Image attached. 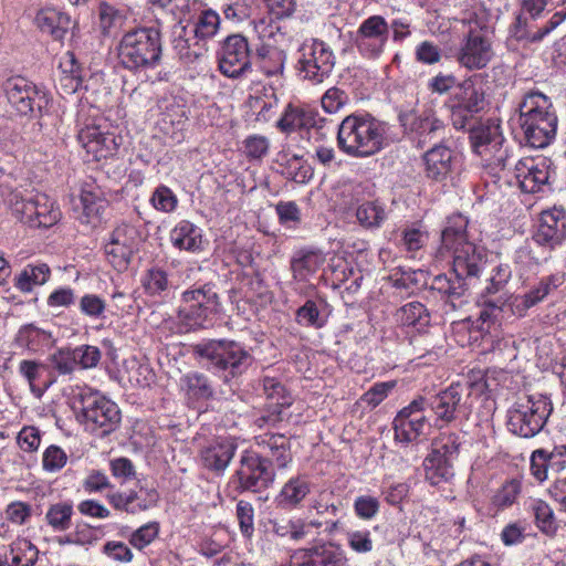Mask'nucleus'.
<instances>
[{"label":"nucleus","mask_w":566,"mask_h":566,"mask_svg":"<svg viewBox=\"0 0 566 566\" xmlns=\"http://www.w3.org/2000/svg\"><path fill=\"white\" fill-rule=\"evenodd\" d=\"M468 219L462 214L448 218L441 232V245L437 258L441 261L452 258V270L457 277H463L472 283L486 265L484 250L468 240Z\"/></svg>","instance_id":"f257e3e1"},{"label":"nucleus","mask_w":566,"mask_h":566,"mask_svg":"<svg viewBox=\"0 0 566 566\" xmlns=\"http://www.w3.org/2000/svg\"><path fill=\"white\" fill-rule=\"evenodd\" d=\"M387 144V124L368 113L350 114L337 126V146L349 157L367 158Z\"/></svg>","instance_id":"f03ea898"},{"label":"nucleus","mask_w":566,"mask_h":566,"mask_svg":"<svg viewBox=\"0 0 566 566\" xmlns=\"http://www.w3.org/2000/svg\"><path fill=\"white\" fill-rule=\"evenodd\" d=\"M520 124L531 147L544 148L557 132V116L551 98L538 91L527 92L518 105Z\"/></svg>","instance_id":"7ed1b4c3"},{"label":"nucleus","mask_w":566,"mask_h":566,"mask_svg":"<svg viewBox=\"0 0 566 566\" xmlns=\"http://www.w3.org/2000/svg\"><path fill=\"white\" fill-rule=\"evenodd\" d=\"M117 57L123 67L133 72L156 67L161 57L160 31L149 27L125 33L117 46Z\"/></svg>","instance_id":"20e7f679"},{"label":"nucleus","mask_w":566,"mask_h":566,"mask_svg":"<svg viewBox=\"0 0 566 566\" xmlns=\"http://www.w3.org/2000/svg\"><path fill=\"white\" fill-rule=\"evenodd\" d=\"M552 411L547 397L539 394L521 396L507 410V429L521 438H533L542 431Z\"/></svg>","instance_id":"39448f33"},{"label":"nucleus","mask_w":566,"mask_h":566,"mask_svg":"<svg viewBox=\"0 0 566 566\" xmlns=\"http://www.w3.org/2000/svg\"><path fill=\"white\" fill-rule=\"evenodd\" d=\"M552 0H520L521 14L510 28L517 41L536 42L543 40L566 19V10L554 12L548 20L537 22Z\"/></svg>","instance_id":"423d86ee"},{"label":"nucleus","mask_w":566,"mask_h":566,"mask_svg":"<svg viewBox=\"0 0 566 566\" xmlns=\"http://www.w3.org/2000/svg\"><path fill=\"white\" fill-rule=\"evenodd\" d=\"M494 32L486 23L469 21L468 31L462 35L454 53L457 63L469 70L480 71L489 65L495 52Z\"/></svg>","instance_id":"0eeeda50"},{"label":"nucleus","mask_w":566,"mask_h":566,"mask_svg":"<svg viewBox=\"0 0 566 566\" xmlns=\"http://www.w3.org/2000/svg\"><path fill=\"white\" fill-rule=\"evenodd\" d=\"M196 353L221 371L224 381L240 377L253 363L251 354L234 340H210L198 345Z\"/></svg>","instance_id":"6e6552de"},{"label":"nucleus","mask_w":566,"mask_h":566,"mask_svg":"<svg viewBox=\"0 0 566 566\" xmlns=\"http://www.w3.org/2000/svg\"><path fill=\"white\" fill-rule=\"evenodd\" d=\"M75 398L80 402L82 422L92 432L101 436L113 432L119 421L120 411L115 402L91 387H80Z\"/></svg>","instance_id":"1a4fd4ad"},{"label":"nucleus","mask_w":566,"mask_h":566,"mask_svg":"<svg viewBox=\"0 0 566 566\" xmlns=\"http://www.w3.org/2000/svg\"><path fill=\"white\" fill-rule=\"evenodd\" d=\"M219 296L209 284L185 291L178 310V322L184 332L205 327L206 322L218 312Z\"/></svg>","instance_id":"9d476101"},{"label":"nucleus","mask_w":566,"mask_h":566,"mask_svg":"<svg viewBox=\"0 0 566 566\" xmlns=\"http://www.w3.org/2000/svg\"><path fill=\"white\" fill-rule=\"evenodd\" d=\"M336 56L331 46L319 39L305 40L298 49L296 70L312 84H321L332 74Z\"/></svg>","instance_id":"9b49d317"},{"label":"nucleus","mask_w":566,"mask_h":566,"mask_svg":"<svg viewBox=\"0 0 566 566\" xmlns=\"http://www.w3.org/2000/svg\"><path fill=\"white\" fill-rule=\"evenodd\" d=\"M253 25L262 43L256 46L255 52L252 54V62H254L266 76L282 74L286 54L283 50L270 42L279 32V25L271 19L265 18L253 21Z\"/></svg>","instance_id":"f8f14e48"},{"label":"nucleus","mask_w":566,"mask_h":566,"mask_svg":"<svg viewBox=\"0 0 566 566\" xmlns=\"http://www.w3.org/2000/svg\"><path fill=\"white\" fill-rule=\"evenodd\" d=\"M485 107V95L481 85L472 77L457 86L450 106L451 123L455 129H464Z\"/></svg>","instance_id":"ddd939ff"},{"label":"nucleus","mask_w":566,"mask_h":566,"mask_svg":"<svg viewBox=\"0 0 566 566\" xmlns=\"http://www.w3.org/2000/svg\"><path fill=\"white\" fill-rule=\"evenodd\" d=\"M427 407L428 398L418 396L397 413L392 421L397 441L408 444L430 431L431 424L424 413Z\"/></svg>","instance_id":"4468645a"},{"label":"nucleus","mask_w":566,"mask_h":566,"mask_svg":"<svg viewBox=\"0 0 566 566\" xmlns=\"http://www.w3.org/2000/svg\"><path fill=\"white\" fill-rule=\"evenodd\" d=\"M480 300L483 307L480 311L478 321L481 322L480 329L488 333V335L483 336V343H490L489 349L504 360H512L516 358L517 353L514 342L511 339L500 338L497 336L494 337L489 331L492 325H495L500 313L510 311V303H505V298L501 297L489 298L480 296Z\"/></svg>","instance_id":"2eb2a0df"},{"label":"nucleus","mask_w":566,"mask_h":566,"mask_svg":"<svg viewBox=\"0 0 566 566\" xmlns=\"http://www.w3.org/2000/svg\"><path fill=\"white\" fill-rule=\"evenodd\" d=\"M469 388L453 382L428 399V407L436 416V422L449 424L468 415Z\"/></svg>","instance_id":"dca6fc26"},{"label":"nucleus","mask_w":566,"mask_h":566,"mask_svg":"<svg viewBox=\"0 0 566 566\" xmlns=\"http://www.w3.org/2000/svg\"><path fill=\"white\" fill-rule=\"evenodd\" d=\"M237 478L241 491L260 492L274 481L275 473L268 459L247 451L241 457Z\"/></svg>","instance_id":"f3484780"},{"label":"nucleus","mask_w":566,"mask_h":566,"mask_svg":"<svg viewBox=\"0 0 566 566\" xmlns=\"http://www.w3.org/2000/svg\"><path fill=\"white\" fill-rule=\"evenodd\" d=\"M389 40V24L381 15H371L358 27L354 42L359 53L368 59H377Z\"/></svg>","instance_id":"a211bd4d"},{"label":"nucleus","mask_w":566,"mask_h":566,"mask_svg":"<svg viewBox=\"0 0 566 566\" xmlns=\"http://www.w3.org/2000/svg\"><path fill=\"white\" fill-rule=\"evenodd\" d=\"M252 54L245 36L241 34L227 36L218 57L220 72L228 77L242 75L251 66Z\"/></svg>","instance_id":"6ab92c4d"},{"label":"nucleus","mask_w":566,"mask_h":566,"mask_svg":"<svg viewBox=\"0 0 566 566\" xmlns=\"http://www.w3.org/2000/svg\"><path fill=\"white\" fill-rule=\"evenodd\" d=\"M136 249L137 230L127 223L117 226L104 247L107 261L118 272L127 270Z\"/></svg>","instance_id":"aec40b11"},{"label":"nucleus","mask_w":566,"mask_h":566,"mask_svg":"<svg viewBox=\"0 0 566 566\" xmlns=\"http://www.w3.org/2000/svg\"><path fill=\"white\" fill-rule=\"evenodd\" d=\"M399 120L406 130L418 136L420 143L440 137L446 129L443 120L437 116L431 106L424 107L421 111L401 113Z\"/></svg>","instance_id":"412c9836"},{"label":"nucleus","mask_w":566,"mask_h":566,"mask_svg":"<svg viewBox=\"0 0 566 566\" xmlns=\"http://www.w3.org/2000/svg\"><path fill=\"white\" fill-rule=\"evenodd\" d=\"M77 139L93 159L101 160L116 154L119 143L115 133L103 129L99 125H86L81 128Z\"/></svg>","instance_id":"4be33fe9"},{"label":"nucleus","mask_w":566,"mask_h":566,"mask_svg":"<svg viewBox=\"0 0 566 566\" xmlns=\"http://www.w3.org/2000/svg\"><path fill=\"white\" fill-rule=\"evenodd\" d=\"M533 240L549 249L560 245L566 240V211L556 207L543 211Z\"/></svg>","instance_id":"5701e85b"},{"label":"nucleus","mask_w":566,"mask_h":566,"mask_svg":"<svg viewBox=\"0 0 566 566\" xmlns=\"http://www.w3.org/2000/svg\"><path fill=\"white\" fill-rule=\"evenodd\" d=\"M271 532L285 541L300 543L312 536L313 530H319V518H303L297 516H276L269 520Z\"/></svg>","instance_id":"b1692460"},{"label":"nucleus","mask_w":566,"mask_h":566,"mask_svg":"<svg viewBox=\"0 0 566 566\" xmlns=\"http://www.w3.org/2000/svg\"><path fill=\"white\" fill-rule=\"evenodd\" d=\"M4 91L9 104L20 115H29L33 112L35 105L40 108L39 92L36 87L27 78L18 76L9 78L4 84Z\"/></svg>","instance_id":"393cba45"},{"label":"nucleus","mask_w":566,"mask_h":566,"mask_svg":"<svg viewBox=\"0 0 566 566\" xmlns=\"http://www.w3.org/2000/svg\"><path fill=\"white\" fill-rule=\"evenodd\" d=\"M515 177L522 191L534 193L547 185L551 177L549 166L544 159L537 161L525 158L515 165Z\"/></svg>","instance_id":"a878e982"},{"label":"nucleus","mask_w":566,"mask_h":566,"mask_svg":"<svg viewBox=\"0 0 566 566\" xmlns=\"http://www.w3.org/2000/svg\"><path fill=\"white\" fill-rule=\"evenodd\" d=\"M564 283V275L552 274L542 277L537 284L531 287L525 294L514 296L510 312L514 315L524 316L526 311L541 303L552 291Z\"/></svg>","instance_id":"bb28decb"},{"label":"nucleus","mask_w":566,"mask_h":566,"mask_svg":"<svg viewBox=\"0 0 566 566\" xmlns=\"http://www.w3.org/2000/svg\"><path fill=\"white\" fill-rule=\"evenodd\" d=\"M255 443L270 465L275 462L279 469H285L292 461L290 440L284 434L266 432L255 437Z\"/></svg>","instance_id":"cd10ccee"},{"label":"nucleus","mask_w":566,"mask_h":566,"mask_svg":"<svg viewBox=\"0 0 566 566\" xmlns=\"http://www.w3.org/2000/svg\"><path fill=\"white\" fill-rule=\"evenodd\" d=\"M237 446L228 439H218L203 447L200 461L205 468L216 473L223 472L234 457Z\"/></svg>","instance_id":"c85d7f7f"},{"label":"nucleus","mask_w":566,"mask_h":566,"mask_svg":"<svg viewBox=\"0 0 566 566\" xmlns=\"http://www.w3.org/2000/svg\"><path fill=\"white\" fill-rule=\"evenodd\" d=\"M470 140L474 153L481 156L497 150L503 143L500 124L495 120L479 124L470 130Z\"/></svg>","instance_id":"c756f323"},{"label":"nucleus","mask_w":566,"mask_h":566,"mask_svg":"<svg viewBox=\"0 0 566 566\" xmlns=\"http://www.w3.org/2000/svg\"><path fill=\"white\" fill-rule=\"evenodd\" d=\"M453 151L443 144L434 145L423 156L426 175L432 180L446 179L453 165Z\"/></svg>","instance_id":"7c9ffc66"},{"label":"nucleus","mask_w":566,"mask_h":566,"mask_svg":"<svg viewBox=\"0 0 566 566\" xmlns=\"http://www.w3.org/2000/svg\"><path fill=\"white\" fill-rule=\"evenodd\" d=\"M326 124L327 119L317 114L289 105L276 126L280 130L290 133L302 128H324Z\"/></svg>","instance_id":"2f4dec72"},{"label":"nucleus","mask_w":566,"mask_h":566,"mask_svg":"<svg viewBox=\"0 0 566 566\" xmlns=\"http://www.w3.org/2000/svg\"><path fill=\"white\" fill-rule=\"evenodd\" d=\"M169 239L171 244L180 251L202 250V230L188 220L179 221L170 231Z\"/></svg>","instance_id":"473e14b6"},{"label":"nucleus","mask_w":566,"mask_h":566,"mask_svg":"<svg viewBox=\"0 0 566 566\" xmlns=\"http://www.w3.org/2000/svg\"><path fill=\"white\" fill-rule=\"evenodd\" d=\"M311 483L307 476L296 475L289 479L276 496L279 506L295 509L310 494Z\"/></svg>","instance_id":"72a5a7b5"},{"label":"nucleus","mask_w":566,"mask_h":566,"mask_svg":"<svg viewBox=\"0 0 566 566\" xmlns=\"http://www.w3.org/2000/svg\"><path fill=\"white\" fill-rule=\"evenodd\" d=\"M34 21L42 32L49 33L54 40H62L71 24V19L67 14L53 8L40 10Z\"/></svg>","instance_id":"f704fd0d"},{"label":"nucleus","mask_w":566,"mask_h":566,"mask_svg":"<svg viewBox=\"0 0 566 566\" xmlns=\"http://www.w3.org/2000/svg\"><path fill=\"white\" fill-rule=\"evenodd\" d=\"M325 256L317 250H301L291 260V270L296 281L305 282L324 264Z\"/></svg>","instance_id":"c9c22d12"},{"label":"nucleus","mask_w":566,"mask_h":566,"mask_svg":"<svg viewBox=\"0 0 566 566\" xmlns=\"http://www.w3.org/2000/svg\"><path fill=\"white\" fill-rule=\"evenodd\" d=\"M314 566H345L347 558L340 544L332 541H315L312 544Z\"/></svg>","instance_id":"e433bc0d"},{"label":"nucleus","mask_w":566,"mask_h":566,"mask_svg":"<svg viewBox=\"0 0 566 566\" xmlns=\"http://www.w3.org/2000/svg\"><path fill=\"white\" fill-rule=\"evenodd\" d=\"M470 285L471 282L463 277L455 276V279L452 280L446 274H439L432 280L431 289L446 297V301L455 308V302L460 301L465 295Z\"/></svg>","instance_id":"4c0bfd02"},{"label":"nucleus","mask_w":566,"mask_h":566,"mask_svg":"<svg viewBox=\"0 0 566 566\" xmlns=\"http://www.w3.org/2000/svg\"><path fill=\"white\" fill-rule=\"evenodd\" d=\"M512 276V271L506 264L496 265L491 273V276L488 280V284L483 292L481 293V297L489 298H505V303H510L512 305V300L514 295L510 294L506 291V285Z\"/></svg>","instance_id":"58836bf2"},{"label":"nucleus","mask_w":566,"mask_h":566,"mask_svg":"<svg viewBox=\"0 0 566 566\" xmlns=\"http://www.w3.org/2000/svg\"><path fill=\"white\" fill-rule=\"evenodd\" d=\"M395 319L402 326L421 332L429 325L430 315L422 303L415 301L398 308L395 313Z\"/></svg>","instance_id":"ea45409f"},{"label":"nucleus","mask_w":566,"mask_h":566,"mask_svg":"<svg viewBox=\"0 0 566 566\" xmlns=\"http://www.w3.org/2000/svg\"><path fill=\"white\" fill-rule=\"evenodd\" d=\"M426 480L431 485H440L450 482L454 476L453 462L428 454L423 462Z\"/></svg>","instance_id":"a19ab883"},{"label":"nucleus","mask_w":566,"mask_h":566,"mask_svg":"<svg viewBox=\"0 0 566 566\" xmlns=\"http://www.w3.org/2000/svg\"><path fill=\"white\" fill-rule=\"evenodd\" d=\"M80 200L83 210L80 217L81 222L95 227L101 221V214L105 206L101 193L84 188L81 192Z\"/></svg>","instance_id":"79ce46f5"},{"label":"nucleus","mask_w":566,"mask_h":566,"mask_svg":"<svg viewBox=\"0 0 566 566\" xmlns=\"http://www.w3.org/2000/svg\"><path fill=\"white\" fill-rule=\"evenodd\" d=\"M99 27L104 35L116 34L124 25L126 11L102 2L98 8Z\"/></svg>","instance_id":"37998d69"},{"label":"nucleus","mask_w":566,"mask_h":566,"mask_svg":"<svg viewBox=\"0 0 566 566\" xmlns=\"http://www.w3.org/2000/svg\"><path fill=\"white\" fill-rule=\"evenodd\" d=\"M9 202L12 212L24 223L35 227V212L38 211V193L23 198L18 192L10 195Z\"/></svg>","instance_id":"c03bdc74"},{"label":"nucleus","mask_w":566,"mask_h":566,"mask_svg":"<svg viewBox=\"0 0 566 566\" xmlns=\"http://www.w3.org/2000/svg\"><path fill=\"white\" fill-rule=\"evenodd\" d=\"M73 513L74 510L71 503L59 502L48 509L45 521L54 531L64 532L72 525Z\"/></svg>","instance_id":"a18cd8bd"},{"label":"nucleus","mask_w":566,"mask_h":566,"mask_svg":"<svg viewBox=\"0 0 566 566\" xmlns=\"http://www.w3.org/2000/svg\"><path fill=\"white\" fill-rule=\"evenodd\" d=\"M461 441L459 434L441 433L432 442L430 454L454 462L460 452Z\"/></svg>","instance_id":"49530a36"},{"label":"nucleus","mask_w":566,"mask_h":566,"mask_svg":"<svg viewBox=\"0 0 566 566\" xmlns=\"http://www.w3.org/2000/svg\"><path fill=\"white\" fill-rule=\"evenodd\" d=\"M219 27V14L211 9H207L201 11L193 23L192 32L196 39L200 41H206L217 34Z\"/></svg>","instance_id":"de8ad7c7"},{"label":"nucleus","mask_w":566,"mask_h":566,"mask_svg":"<svg viewBox=\"0 0 566 566\" xmlns=\"http://www.w3.org/2000/svg\"><path fill=\"white\" fill-rule=\"evenodd\" d=\"M180 385L189 395L196 398L208 399L213 395V388L208 378L197 371L184 375L180 379Z\"/></svg>","instance_id":"09e8293b"},{"label":"nucleus","mask_w":566,"mask_h":566,"mask_svg":"<svg viewBox=\"0 0 566 566\" xmlns=\"http://www.w3.org/2000/svg\"><path fill=\"white\" fill-rule=\"evenodd\" d=\"M356 217L364 228H378L386 219V212L377 201H366L357 207Z\"/></svg>","instance_id":"8fccbe9b"},{"label":"nucleus","mask_w":566,"mask_h":566,"mask_svg":"<svg viewBox=\"0 0 566 566\" xmlns=\"http://www.w3.org/2000/svg\"><path fill=\"white\" fill-rule=\"evenodd\" d=\"M61 218V212L54 202L44 193H38V211L35 212V227L50 228Z\"/></svg>","instance_id":"3c124183"},{"label":"nucleus","mask_w":566,"mask_h":566,"mask_svg":"<svg viewBox=\"0 0 566 566\" xmlns=\"http://www.w3.org/2000/svg\"><path fill=\"white\" fill-rule=\"evenodd\" d=\"M531 509L538 528L546 534L555 533L556 524L551 506L542 500H534L531 504Z\"/></svg>","instance_id":"603ef678"},{"label":"nucleus","mask_w":566,"mask_h":566,"mask_svg":"<svg viewBox=\"0 0 566 566\" xmlns=\"http://www.w3.org/2000/svg\"><path fill=\"white\" fill-rule=\"evenodd\" d=\"M143 286L149 295H160L169 287V280L166 271L158 266H153L147 270L144 279Z\"/></svg>","instance_id":"864d4df0"},{"label":"nucleus","mask_w":566,"mask_h":566,"mask_svg":"<svg viewBox=\"0 0 566 566\" xmlns=\"http://www.w3.org/2000/svg\"><path fill=\"white\" fill-rule=\"evenodd\" d=\"M521 491L522 483L520 480H509L493 495L492 503L497 509H506L515 503Z\"/></svg>","instance_id":"5fc2aeb1"},{"label":"nucleus","mask_w":566,"mask_h":566,"mask_svg":"<svg viewBox=\"0 0 566 566\" xmlns=\"http://www.w3.org/2000/svg\"><path fill=\"white\" fill-rule=\"evenodd\" d=\"M262 385L264 395L268 399L272 400L274 405L280 407L291 405V397L289 396L284 385L276 378L264 376Z\"/></svg>","instance_id":"6e6d98bb"},{"label":"nucleus","mask_w":566,"mask_h":566,"mask_svg":"<svg viewBox=\"0 0 566 566\" xmlns=\"http://www.w3.org/2000/svg\"><path fill=\"white\" fill-rule=\"evenodd\" d=\"M150 203L156 210L169 213L176 209L178 199L170 188L160 185L154 190Z\"/></svg>","instance_id":"4d7b16f0"},{"label":"nucleus","mask_w":566,"mask_h":566,"mask_svg":"<svg viewBox=\"0 0 566 566\" xmlns=\"http://www.w3.org/2000/svg\"><path fill=\"white\" fill-rule=\"evenodd\" d=\"M159 534V524L149 522L137 528L129 537V543L137 549L142 551L148 546Z\"/></svg>","instance_id":"13d9d810"},{"label":"nucleus","mask_w":566,"mask_h":566,"mask_svg":"<svg viewBox=\"0 0 566 566\" xmlns=\"http://www.w3.org/2000/svg\"><path fill=\"white\" fill-rule=\"evenodd\" d=\"M346 539L349 548L357 554H368L374 549V542L368 530L348 531Z\"/></svg>","instance_id":"bf43d9fd"},{"label":"nucleus","mask_w":566,"mask_h":566,"mask_svg":"<svg viewBox=\"0 0 566 566\" xmlns=\"http://www.w3.org/2000/svg\"><path fill=\"white\" fill-rule=\"evenodd\" d=\"M76 366L83 369L94 368L98 365L102 353L98 347L92 345H81L73 348Z\"/></svg>","instance_id":"052dcab7"},{"label":"nucleus","mask_w":566,"mask_h":566,"mask_svg":"<svg viewBox=\"0 0 566 566\" xmlns=\"http://www.w3.org/2000/svg\"><path fill=\"white\" fill-rule=\"evenodd\" d=\"M78 307L85 316L97 319L103 317L106 303L96 294H85L80 298Z\"/></svg>","instance_id":"680f3d73"},{"label":"nucleus","mask_w":566,"mask_h":566,"mask_svg":"<svg viewBox=\"0 0 566 566\" xmlns=\"http://www.w3.org/2000/svg\"><path fill=\"white\" fill-rule=\"evenodd\" d=\"M349 102L348 94L338 88H328L322 97V107L326 113L335 114Z\"/></svg>","instance_id":"e2e57ef3"},{"label":"nucleus","mask_w":566,"mask_h":566,"mask_svg":"<svg viewBox=\"0 0 566 566\" xmlns=\"http://www.w3.org/2000/svg\"><path fill=\"white\" fill-rule=\"evenodd\" d=\"M283 175L297 184H306L313 177V169L310 165L302 164L297 157H294L284 168Z\"/></svg>","instance_id":"0e129e2a"},{"label":"nucleus","mask_w":566,"mask_h":566,"mask_svg":"<svg viewBox=\"0 0 566 566\" xmlns=\"http://www.w3.org/2000/svg\"><path fill=\"white\" fill-rule=\"evenodd\" d=\"M67 455L63 449L57 446H50L43 453L42 464L48 472H56L65 467Z\"/></svg>","instance_id":"69168bd1"},{"label":"nucleus","mask_w":566,"mask_h":566,"mask_svg":"<svg viewBox=\"0 0 566 566\" xmlns=\"http://www.w3.org/2000/svg\"><path fill=\"white\" fill-rule=\"evenodd\" d=\"M237 518L242 534L250 537L254 531V510L245 501H239L237 504Z\"/></svg>","instance_id":"338daca9"},{"label":"nucleus","mask_w":566,"mask_h":566,"mask_svg":"<svg viewBox=\"0 0 566 566\" xmlns=\"http://www.w3.org/2000/svg\"><path fill=\"white\" fill-rule=\"evenodd\" d=\"M12 552L15 548L11 549ZM17 551L22 554H15L12 557V566H33L38 560V548L31 544L29 541H22L18 544Z\"/></svg>","instance_id":"774afa93"}]
</instances>
